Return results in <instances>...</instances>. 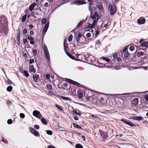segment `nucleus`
Instances as JSON below:
<instances>
[{
  "mask_svg": "<svg viewBox=\"0 0 148 148\" xmlns=\"http://www.w3.org/2000/svg\"><path fill=\"white\" fill-rule=\"evenodd\" d=\"M109 10L111 15H113L116 12V8L114 4L110 3L108 5Z\"/></svg>",
  "mask_w": 148,
  "mask_h": 148,
  "instance_id": "obj_1",
  "label": "nucleus"
},
{
  "mask_svg": "<svg viewBox=\"0 0 148 148\" xmlns=\"http://www.w3.org/2000/svg\"><path fill=\"white\" fill-rule=\"evenodd\" d=\"M44 50L45 56L47 59L48 61H47V62L48 63L50 61V57L47 48L45 45H44Z\"/></svg>",
  "mask_w": 148,
  "mask_h": 148,
  "instance_id": "obj_2",
  "label": "nucleus"
},
{
  "mask_svg": "<svg viewBox=\"0 0 148 148\" xmlns=\"http://www.w3.org/2000/svg\"><path fill=\"white\" fill-rule=\"evenodd\" d=\"M29 129L31 133L33 134L35 136L37 137L39 136L38 132L33 128L29 127Z\"/></svg>",
  "mask_w": 148,
  "mask_h": 148,
  "instance_id": "obj_3",
  "label": "nucleus"
},
{
  "mask_svg": "<svg viewBox=\"0 0 148 148\" xmlns=\"http://www.w3.org/2000/svg\"><path fill=\"white\" fill-rule=\"evenodd\" d=\"M91 18L93 20H96L97 22L98 20L100 18V16L98 13L95 12L93 15L91 16Z\"/></svg>",
  "mask_w": 148,
  "mask_h": 148,
  "instance_id": "obj_4",
  "label": "nucleus"
},
{
  "mask_svg": "<svg viewBox=\"0 0 148 148\" xmlns=\"http://www.w3.org/2000/svg\"><path fill=\"white\" fill-rule=\"evenodd\" d=\"M33 114L34 116L39 119H40L42 117V115L37 110L34 111L33 113Z\"/></svg>",
  "mask_w": 148,
  "mask_h": 148,
  "instance_id": "obj_5",
  "label": "nucleus"
},
{
  "mask_svg": "<svg viewBox=\"0 0 148 148\" xmlns=\"http://www.w3.org/2000/svg\"><path fill=\"white\" fill-rule=\"evenodd\" d=\"M86 3L83 1H76L71 3V4H76L77 5H80L85 4Z\"/></svg>",
  "mask_w": 148,
  "mask_h": 148,
  "instance_id": "obj_6",
  "label": "nucleus"
},
{
  "mask_svg": "<svg viewBox=\"0 0 148 148\" xmlns=\"http://www.w3.org/2000/svg\"><path fill=\"white\" fill-rule=\"evenodd\" d=\"M145 22V19L142 17L139 18L137 21L138 23L140 25L144 24Z\"/></svg>",
  "mask_w": 148,
  "mask_h": 148,
  "instance_id": "obj_7",
  "label": "nucleus"
},
{
  "mask_svg": "<svg viewBox=\"0 0 148 148\" xmlns=\"http://www.w3.org/2000/svg\"><path fill=\"white\" fill-rule=\"evenodd\" d=\"M121 121L122 122H123L125 123L126 124L128 125L133 127L134 126V124L132 123L131 122H129L128 121H126L124 119H121Z\"/></svg>",
  "mask_w": 148,
  "mask_h": 148,
  "instance_id": "obj_8",
  "label": "nucleus"
},
{
  "mask_svg": "<svg viewBox=\"0 0 148 148\" xmlns=\"http://www.w3.org/2000/svg\"><path fill=\"white\" fill-rule=\"evenodd\" d=\"M49 22H47L46 23L43 30L42 32L43 34H45L46 33L49 27Z\"/></svg>",
  "mask_w": 148,
  "mask_h": 148,
  "instance_id": "obj_9",
  "label": "nucleus"
},
{
  "mask_svg": "<svg viewBox=\"0 0 148 148\" xmlns=\"http://www.w3.org/2000/svg\"><path fill=\"white\" fill-rule=\"evenodd\" d=\"M49 22H47L46 23L43 30L42 32L43 34H45L46 33L49 27Z\"/></svg>",
  "mask_w": 148,
  "mask_h": 148,
  "instance_id": "obj_10",
  "label": "nucleus"
},
{
  "mask_svg": "<svg viewBox=\"0 0 148 148\" xmlns=\"http://www.w3.org/2000/svg\"><path fill=\"white\" fill-rule=\"evenodd\" d=\"M29 70L30 72L34 73L36 72V70L34 68V66L32 65H31L30 66Z\"/></svg>",
  "mask_w": 148,
  "mask_h": 148,
  "instance_id": "obj_11",
  "label": "nucleus"
},
{
  "mask_svg": "<svg viewBox=\"0 0 148 148\" xmlns=\"http://www.w3.org/2000/svg\"><path fill=\"white\" fill-rule=\"evenodd\" d=\"M36 5V4L35 3H33L32 5H30L29 7V10L30 11H31L34 8L35 6Z\"/></svg>",
  "mask_w": 148,
  "mask_h": 148,
  "instance_id": "obj_12",
  "label": "nucleus"
},
{
  "mask_svg": "<svg viewBox=\"0 0 148 148\" xmlns=\"http://www.w3.org/2000/svg\"><path fill=\"white\" fill-rule=\"evenodd\" d=\"M77 94L78 97L79 98H81L83 96V94L80 90H78L77 91Z\"/></svg>",
  "mask_w": 148,
  "mask_h": 148,
  "instance_id": "obj_13",
  "label": "nucleus"
},
{
  "mask_svg": "<svg viewBox=\"0 0 148 148\" xmlns=\"http://www.w3.org/2000/svg\"><path fill=\"white\" fill-rule=\"evenodd\" d=\"M68 81L69 82V83H72V84H74L75 85H78V83L77 82L74 81L71 79H67Z\"/></svg>",
  "mask_w": 148,
  "mask_h": 148,
  "instance_id": "obj_14",
  "label": "nucleus"
},
{
  "mask_svg": "<svg viewBox=\"0 0 148 148\" xmlns=\"http://www.w3.org/2000/svg\"><path fill=\"white\" fill-rule=\"evenodd\" d=\"M138 99L137 98H135L133 101V104L135 105H136L138 104Z\"/></svg>",
  "mask_w": 148,
  "mask_h": 148,
  "instance_id": "obj_15",
  "label": "nucleus"
},
{
  "mask_svg": "<svg viewBox=\"0 0 148 148\" xmlns=\"http://www.w3.org/2000/svg\"><path fill=\"white\" fill-rule=\"evenodd\" d=\"M39 75H36L33 76V78L35 82L38 81V79L39 78Z\"/></svg>",
  "mask_w": 148,
  "mask_h": 148,
  "instance_id": "obj_16",
  "label": "nucleus"
},
{
  "mask_svg": "<svg viewBox=\"0 0 148 148\" xmlns=\"http://www.w3.org/2000/svg\"><path fill=\"white\" fill-rule=\"evenodd\" d=\"M41 122L43 124L46 125L47 124V122L46 119L43 118H42L41 119Z\"/></svg>",
  "mask_w": 148,
  "mask_h": 148,
  "instance_id": "obj_17",
  "label": "nucleus"
},
{
  "mask_svg": "<svg viewBox=\"0 0 148 148\" xmlns=\"http://www.w3.org/2000/svg\"><path fill=\"white\" fill-rule=\"evenodd\" d=\"M60 98L61 99H63L64 100H69V101L71 100L70 98H69L68 97H65L63 96H61Z\"/></svg>",
  "mask_w": 148,
  "mask_h": 148,
  "instance_id": "obj_18",
  "label": "nucleus"
},
{
  "mask_svg": "<svg viewBox=\"0 0 148 148\" xmlns=\"http://www.w3.org/2000/svg\"><path fill=\"white\" fill-rule=\"evenodd\" d=\"M145 54V53L144 52L142 51H140L139 52H138L137 54V56L138 57L140 56H143Z\"/></svg>",
  "mask_w": 148,
  "mask_h": 148,
  "instance_id": "obj_19",
  "label": "nucleus"
},
{
  "mask_svg": "<svg viewBox=\"0 0 148 148\" xmlns=\"http://www.w3.org/2000/svg\"><path fill=\"white\" fill-rule=\"evenodd\" d=\"M141 45L143 47H148V42H145L144 43L141 44Z\"/></svg>",
  "mask_w": 148,
  "mask_h": 148,
  "instance_id": "obj_20",
  "label": "nucleus"
},
{
  "mask_svg": "<svg viewBox=\"0 0 148 148\" xmlns=\"http://www.w3.org/2000/svg\"><path fill=\"white\" fill-rule=\"evenodd\" d=\"M12 89V87L11 86H8L7 88V90L8 92L11 91Z\"/></svg>",
  "mask_w": 148,
  "mask_h": 148,
  "instance_id": "obj_21",
  "label": "nucleus"
},
{
  "mask_svg": "<svg viewBox=\"0 0 148 148\" xmlns=\"http://www.w3.org/2000/svg\"><path fill=\"white\" fill-rule=\"evenodd\" d=\"M46 133L50 135H51L53 134L52 132L50 130H47L46 131Z\"/></svg>",
  "mask_w": 148,
  "mask_h": 148,
  "instance_id": "obj_22",
  "label": "nucleus"
},
{
  "mask_svg": "<svg viewBox=\"0 0 148 148\" xmlns=\"http://www.w3.org/2000/svg\"><path fill=\"white\" fill-rule=\"evenodd\" d=\"M27 18V15L25 14L23 16L22 18V21L23 22H24L26 20Z\"/></svg>",
  "mask_w": 148,
  "mask_h": 148,
  "instance_id": "obj_23",
  "label": "nucleus"
},
{
  "mask_svg": "<svg viewBox=\"0 0 148 148\" xmlns=\"http://www.w3.org/2000/svg\"><path fill=\"white\" fill-rule=\"evenodd\" d=\"M97 22L96 20H93V23L92 24H91L92 26L93 27L95 25L97 24Z\"/></svg>",
  "mask_w": 148,
  "mask_h": 148,
  "instance_id": "obj_24",
  "label": "nucleus"
},
{
  "mask_svg": "<svg viewBox=\"0 0 148 148\" xmlns=\"http://www.w3.org/2000/svg\"><path fill=\"white\" fill-rule=\"evenodd\" d=\"M73 125L74 127H76L77 128H80V129L82 128L79 125L77 124H76L75 123H73Z\"/></svg>",
  "mask_w": 148,
  "mask_h": 148,
  "instance_id": "obj_25",
  "label": "nucleus"
},
{
  "mask_svg": "<svg viewBox=\"0 0 148 148\" xmlns=\"http://www.w3.org/2000/svg\"><path fill=\"white\" fill-rule=\"evenodd\" d=\"M81 36L82 35L80 34H79L78 35L77 38L76 39V40L77 42H78L80 38L81 37Z\"/></svg>",
  "mask_w": 148,
  "mask_h": 148,
  "instance_id": "obj_26",
  "label": "nucleus"
},
{
  "mask_svg": "<svg viewBox=\"0 0 148 148\" xmlns=\"http://www.w3.org/2000/svg\"><path fill=\"white\" fill-rule=\"evenodd\" d=\"M76 148H83L82 146L80 144H78L76 145Z\"/></svg>",
  "mask_w": 148,
  "mask_h": 148,
  "instance_id": "obj_27",
  "label": "nucleus"
},
{
  "mask_svg": "<svg viewBox=\"0 0 148 148\" xmlns=\"http://www.w3.org/2000/svg\"><path fill=\"white\" fill-rule=\"evenodd\" d=\"M46 86L47 87V88L50 90H52V86L49 84H47Z\"/></svg>",
  "mask_w": 148,
  "mask_h": 148,
  "instance_id": "obj_28",
  "label": "nucleus"
},
{
  "mask_svg": "<svg viewBox=\"0 0 148 148\" xmlns=\"http://www.w3.org/2000/svg\"><path fill=\"white\" fill-rule=\"evenodd\" d=\"M23 73L25 76L26 77H28L29 76V74L26 71H23Z\"/></svg>",
  "mask_w": 148,
  "mask_h": 148,
  "instance_id": "obj_29",
  "label": "nucleus"
},
{
  "mask_svg": "<svg viewBox=\"0 0 148 148\" xmlns=\"http://www.w3.org/2000/svg\"><path fill=\"white\" fill-rule=\"evenodd\" d=\"M84 22V20H82L79 22L77 24V27H79Z\"/></svg>",
  "mask_w": 148,
  "mask_h": 148,
  "instance_id": "obj_30",
  "label": "nucleus"
},
{
  "mask_svg": "<svg viewBox=\"0 0 148 148\" xmlns=\"http://www.w3.org/2000/svg\"><path fill=\"white\" fill-rule=\"evenodd\" d=\"M27 30L26 28H24L23 29V34L24 35H25L27 33Z\"/></svg>",
  "mask_w": 148,
  "mask_h": 148,
  "instance_id": "obj_31",
  "label": "nucleus"
},
{
  "mask_svg": "<svg viewBox=\"0 0 148 148\" xmlns=\"http://www.w3.org/2000/svg\"><path fill=\"white\" fill-rule=\"evenodd\" d=\"M56 107L59 110H60L62 111L63 110V109L62 108H61L60 106L59 105H56Z\"/></svg>",
  "mask_w": 148,
  "mask_h": 148,
  "instance_id": "obj_32",
  "label": "nucleus"
},
{
  "mask_svg": "<svg viewBox=\"0 0 148 148\" xmlns=\"http://www.w3.org/2000/svg\"><path fill=\"white\" fill-rule=\"evenodd\" d=\"M92 28H93V27L91 25V24H90L88 25V27H86V29L87 30L89 28L92 29Z\"/></svg>",
  "mask_w": 148,
  "mask_h": 148,
  "instance_id": "obj_33",
  "label": "nucleus"
},
{
  "mask_svg": "<svg viewBox=\"0 0 148 148\" xmlns=\"http://www.w3.org/2000/svg\"><path fill=\"white\" fill-rule=\"evenodd\" d=\"M20 116L21 118H24L25 117V115L24 114L21 113L20 114Z\"/></svg>",
  "mask_w": 148,
  "mask_h": 148,
  "instance_id": "obj_34",
  "label": "nucleus"
},
{
  "mask_svg": "<svg viewBox=\"0 0 148 148\" xmlns=\"http://www.w3.org/2000/svg\"><path fill=\"white\" fill-rule=\"evenodd\" d=\"M47 21V19L45 18H44L42 19V24H45Z\"/></svg>",
  "mask_w": 148,
  "mask_h": 148,
  "instance_id": "obj_35",
  "label": "nucleus"
},
{
  "mask_svg": "<svg viewBox=\"0 0 148 148\" xmlns=\"http://www.w3.org/2000/svg\"><path fill=\"white\" fill-rule=\"evenodd\" d=\"M102 58L103 60L106 61L108 62H109L110 61L109 59L108 58L103 57H102Z\"/></svg>",
  "mask_w": 148,
  "mask_h": 148,
  "instance_id": "obj_36",
  "label": "nucleus"
},
{
  "mask_svg": "<svg viewBox=\"0 0 148 148\" xmlns=\"http://www.w3.org/2000/svg\"><path fill=\"white\" fill-rule=\"evenodd\" d=\"M27 38L28 40H29L30 41L33 40V38L30 36H28Z\"/></svg>",
  "mask_w": 148,
  "mask_h": 148,
  "instance_id": "obj_37",
  "label": "nucleus"
},
{
  "mask_svg": "<svg viewBox=\"0 0 148 148\" xmlns=\"http://www.w3.org/2000/svg\"><path fill=\"white\" fill-rule=\"evenodd\" d=\"M143 119V118L141 116H137V120L140 121Z\"/></svg>",
  "mask_w": 148,
  "mask_h": 148,
  "instance_id": "obj_38",
  "label": "nucleus"
},
{
  "mask_svg": "<svg viewBox=\"0 0 148 148\" xmlns=\"http://www.w3.org/2000/svg\"><path fill=\"white\" fill-rule=\"evenodd\" d=\"M73 38V36L72 35H71L68 38V40L69 41H70Z\"/></svg>",
  "mask_w": 148,
  "mask_h": 148,
  "instance_id": "obj_39",
  "label": "nucleus"
},
{
  "mask_svg": "<svg viewBox=\"0 0 148 148\" xmlns=\"http://www.w3.org/2000/svg\"><path fill=\"white\" fill-rule=\"evenodd\" d=\"M134 48L133 46H131L129 48V49L131 51H134Z\"/></svg>",
  "mask_w": 148,
  "mask_h": 148,
  "instance_id": "obj_40",
  "label": "nucleus"
},
{
  "mask_svg": "<svg viewBox=\"0 0 148 148\" xmlns=\"http://www.w3.org/2000/svg\"><path fill=\"white\" fill-rule=\"evenodd\" d=\"M7 123L8 124H11L12 123V121L11 119H9L8 120Z\"/></svg>",
  "mask_w": 148,
  "mask_h": 148,
  "instance_id": "obj_41",
  "label": "nucleus"
},
{
  "mask_svg": "<svg viewBox=\"0 0 148 148\" xmlns=\"http://www.w3.org/2000/svg\"><path fill=\"white\" fill-rule=\"evenodd\" d=\"M34 127L37 130H38L39 129V126L37 125H34Z\"/></svg>",
  "mask_w": 148,
  "mask_h": 148,
  "instance_id": "obj_42",
  "label": "nucleus"
},
{
  "mask_svg": "<svg viewBox=\"0 0 148 148\" xmlns=\"http://www.w3.org/2000/svg\"><path fill=\"white\" fill-rule=\"evenodd\" d=\"M98 8H99V9L100 10H102L103 8L102 7V6H101V5H98Z\"/></svg>",
  "mask_w": 148,
  "mask_h": 148,
  "instance_id": "obj_43",
  "label": "nucleus"
},
{
  "mask_svg": "<svg viewBox=\"0 0 148 148\" xmlns=\"http://www.w3.org/2000/svg\"><path fill=\"white\" fill-rule=\"evenodd\" d=\"M20 33H19L17 36V39L18 40V42L19 43L20 40Z\"/></svg>",
  "mask_w": 148,
  "mask_h": 148,
  "instance_id": "obj_44",
  "label": "nucleus"
},
{
  "mask_svg": "<svg viewBox=\"0 0 148 148\" xmlns=\"http://www.w3.org/2000/svg\"><path fill=\"white\" fill-rule=\"evenodd\" d=\"M33 53L34 55H36L37 53V50L36 49H34L33 51Z\"/></svg>",
  "mask_w": 148,
  "mask_h": 148,
  "instance_id": "obj_45",
  "label": "nucleus"
},
{
  "mask_svg": "<svg viewBox=\"0 0 148 148\" xmlns=\"http://www.w3.org/2000/svg\"><path fill=\"white\" fill-rule=\"evenodd\" d=\"M130 119H132L133 120H137V116H134L130 117Z\"/></svg>",
  "mask_w": 148,
  "mask_h": 148,
  "instance_id": "obj_46",
  "label": "nucleus"
},
{
  "mask_svg": "<svg viewBox=\"0 0 148 148\" xmlns=\"http://www.w3.org/2000/svg\"><path fill=\"white\" fill-rule=\"evenodd\" d=\"M34 62V60L33 59H31L29 60V62L30 64H32Z\"/></svg>",
  "mask_w": 148,
  "mask_h": 148,
  "instance_id": "obj_47",
  "label": "nucleus"
},
{
  "mask_svg": "<svg viewBox=\"0 0 148 148\" xmlns=\"http://www.w3.org/2000/svg\"><path fill=\"white\" fill-rule=\"evenodd\" d=\"M99 30L98 29L96 31L95 35L96 36H97L99 34Z\"/></svg>",
  "mask_w": 148,
  "mask_h": 148,
  "instance_id": "obj_48",
  "label": "nucleus"
},
{
  "mask_svg": "<svg viewBox=\"0 0 148 148\" xmlns=\"http://www.w3.org/2000/svg\"><path fill=\"white\" fill-rule=\"evenodd\" d=\"M50 76V75L49 74H47L46 75V78L48 79H49Z\"/></svg>",
  "mask_w": 148,
  "mask_h": 148,
  "instance_id": "obj_49",
  "label": "nucleus"
},
{
  "mask_svg": "<svg viewBox=\"0 0 148 148\" xmlns=\"http://www.w3.org/2000/svg\"><path fill=\"white\" fill-rule=\"evenodd\" d=\"M86 36L88 38H90L91 37V34L90 33H87L86 35Z\"/></svg>",
  "mask_w": 148,
  "mask_h": 148,
  "instance_id": "obj_50",
  "label": "nucleus"
},
{
  "mask_svg": "<svg viewBox=\"0 0 148 148\" xmlns=\"http://www.w3.org/2000/svg\"><path fill=\"white\" fill-rule=\"evenodd\" d=\"M73 112L74 113H75V114H77L78 115H80V114L79 113H78L77 112H76L75 111V110H73Z\"/></svg>",
  "mask_w": 148,
  "mask_h": 148,
  "instance_id": "obj_51",
  "label": "nucleus"
},
{
  "mask_svg": "<svg viewBox=\"0 0 148 148\" xmlns=\"http://www.w3.org/2000/svg\"><path fill=\"white\" fill-rule=\"evenodd\" d=\"M27 42V40L26 39H24L23 40V42L25 44Z\"/></svg>",
  "mask_w": 148,
  "mask_h": 148,
  "instance_id": "obj_52",
  "label": "nucleus"
},
{
  "mask_svg": "<svg viewBox=\"0 0 148 148\" xmlns=\"http://www.w3.org/2000/svg\"><path fill=\"white\" fill-rule=\"evenodd\" d=\"M124 56L126 58H128L129 56L128 54L127 53H125L124 54Z\"/></svg>",
  "mask_w": 148,
  "mask_h": 148,
  "instance_id": "obj_53",
  "label": "nucleus"
},
{
  "mask_svg": "<svg viewBox=\"0 0 148 148\" xmlns=\"http://www.w3.org/2000/svg\"><path fill=\"white\" fill-rule=\"evenodd\" d=\"M47 148H55V147L53 146L49 145L47 147Z\"/></svg>",
  "mask_w": 148,
  "mask_h": 148,
  "instance_id": "obj_54",
  "label": "nucleus"
},
{
  "mask_svg": "<svg viewBox=\"0 0 148 148\" xmlns=\"http://www.w3.org/2000/svg\"><path fill=\"white\" fill-rule=\"evenodd\" d=\"M48 5H49V4L48 3H47V2H46L44 4V6H45V7H48Z\"/></svg>",
  "mask_w": 148,
  "mask_h": 148,
  "instance_id": "obj_55",
  "label": "nucleus"
},
{
  "mask_svg": "<svg viewBox=\"0 0 148 148\" xmlns=\"http://www.w3.org/2000/svg\"><path fill=\"white\" fill-rule=\"evenodd\" d=\"M96 44L97 45H99L100 44V41L99 40H97L96 41Z\"/></svg>",
  "mask_w": 148,
  "mask_h": 148,
  "instance_id": "obj_56",
  "label": "nucleus"
},
{
  "mask_svg": "<svg viewBox=\"0 0 148 148\" xmlns=\"http://www.w3.org/2000/svg\"><path fill=\"white\" fill-rule=\"evenodd\" d=\"M117 56V54L116 53H115L113 55V58H116Z\"/></svg>",
  "mask_w": 148,
  "mask_h": 148,
  "instance_id": "obj_57",
  "label": "nucleus"
},
{
  "mask_svg": "<svg viewBox=\"0 0 148 148\" xmlns=\"http://www.w3.org/2000/svg\"><path fill=\"white\" fill-rule=\"evenodd\" d=\"M34 32L32 31H31L29 32L30 34L31 35H33L34 34Z\"/></svg>",
  "mask_w": 148,
  "mask_h": 148,
  "instance_id": "obj_58",
  "label": "nucleus"
},
{
  "mask_svg": "<svg viewBox=\"0 0 148 148\" xmlns=\"http://www.w3.org/2000/svg\"><path fill=\"white\" fill-rule=\"evenodd\" d=\"M121 58H117V60L119 62H120L121 61Z\"/></svg>",
  "mask_w": 148,
  "mask_h": 148,
  "instance_id": "obj_59",
  "label": "nucleus"
},
{
  "mask_svg": "<svg viewBox=\"0 0 148 148\" xmlns=\"http://www.w3.org/2000/svg\"><path fill=\"white\" fill-rule=\"evenodd\" d=\"M74 119L75 120L77 121L78 120V118L77 116L74 117Z\"/></svg>",
  "mask_w": 148,
  "mask_h": 148,
  "instance_id": "obj_60",
  "label": "nucleus"
},
{
  "mask_svg": "<svg viewBox=\"0 0 148 148\" xmlns=\"http://www.w3.org/2000/svg\"><path fill=\"white\" fill-rule=\"evenodd\" d=\"M29 27L30 28H32L33 27V26L32 25L30 24L29 25Z\"/></svg>",
  "mask_w": 148,
  "mask_h": 148,
  "instance_id": "obj_61",
  "label": "nucleus"
},
{
  "mask_svg": "<svg viewBox=\"0 0 148 148\" xmlns=\"http://www.w3.org/2000/svg\"><path fill=\"white\" fill-rule=\"evenodd\" d=\"M145 99L146 101H148V95L146 96L145 97Z\"/></svg>",
  "mask_w": 148,
  "mask_h": 148,
  "instance_id": "obj_62",
  "label": "nucleus"
},
{
  "mask_svg": "<svg viewBox=\"0 0 148 148\" xmlns=\"http://www.w3.org/2000/svg\"><path fill=\"white\" fill-rule=\"evenodd\" d=\"M30 43L31 44L33 45V44H34V42L33 40H32V41H30Z\"/></svg>",
  "mask_w": 148,
  "mask_h": 148,
  "instance_id": "obj_63",
  "label": "nucleus"
},
{
  "mask_svg": "<svg viewBox=\"0 0 148 148\" xmlns=\"http://www.w3.org/2000/svg\"><path fill=\"white\" fill-rule=\"evenodd\" d=\"M91 116L92 117V118H94V119H95L96 118V116H95L94 115H91Z\"/></svg>",
  "mask_w": 148,
  "mask_h": 148,
  "instance_id": "obj_64",
  "label": "nucleus"
}]
</instances>
